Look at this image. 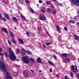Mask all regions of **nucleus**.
<instances>
[{
  "mask_svg": "<svg viewBox=\"0 0 79 79\" xmlns=\"http://www.w3.org/2000/svg\"><path fill=\"white\" fill-rule=\"evenodd\" d=\"M0 69L2 71H3L4 72H6V76L7 79H11V77L9 73L6 72V69L5 64L1 62H0Z\"/></svg>",
  "mask_w": 79,
  "mask_h": 79,
  "instance_id": "obj_1",
  "label": "nucleus"
},
{
  "mask_svg": "<svg viewBox=\"0 0 79 79\" xmlns=\"http://www.w3.org/2000/svg\"><path fill=\"white\" fill-rule=\"evenodd\" d=\"M9 52L10 55L9 58L12 61H14L16 59V56L14 55V53H13V52L11 50V48H9Z\"/></svg>",
  "mask_w": 79,
  "mask_h": 79,
  "instance_id": "obj_2",
  "label": "nucleus"
},
{
  "mask_svg": "<svg viewBox=\"0 0 79 79\" xmlns=\"http://www.w3.org/2000/svg\"><path fill=\"white\" fill-rule=\"evenodd\" d=\"M22 59L26 64L29 63L30 61V60L27 56H23L22 58Z\"/></svg>",
  "mask_w": 79,
  "mask_h": 79,
  "instance_id": "obj_3",
  "label": "nucleus"
},
{
  "mask_svg": "<svg viewBox=\"0 0 79 79\" xmlns=\"http://www.w3.org/2000/svg\"><path fill=\"white\" fill-rule=\"evenodd\" d=\"M72 2L74 5H77V6L79 5V0H72Z\"/></svg>",
  "mask_w": 79,
  "mask_h": 79,
  "instance_id": "obj_4",
  "label": "nucleus"
},
{
  "mask_svg": "<svg viewBox=\"0 0 79 79\" xmlns=\"http://www.w3.org/2000/svg\"><path fill=\"white\" fill-rule=\"evenodd\" d=\"M72 70L74 73H76L77 71V68L75 66H73L72 67Z\"/></svg>",
  "mask_w": 79,
  "mask_h": 79,
  "instance_id": "obj_5",
  "label": "nucleus"
},
{
  "mask_svg": "<svg viewBox=\"0 0 79 79\" xmlns=\"http://www.w3.org/2000/svg\"><path fill=\"white\" fill-rule=\"evenodd\" d=\"M40 19L42 20V21H44V20L46 19V18L44 14H41L40 16Z\"/></svg>",
  "mask_w": 79,
  "mask_h": 79,
  "instance_id": "obj_6",
  "label": "nucleus"
},
{
  "mask_svg": "<svg viewBox=\"0 0 79 79\" xmlns=\"http://www.w3.org/2000/svg\"><path fill=\"white\" fill-rule=\"evenodd\" d=\"M1 31L2 32H4L5 33H8V31L5 28H2L1 29Z\"/></svg>",
  "mask_w": 79,
  "mask_h": 79,
  "instance_id": "obj_7",
  "label": "nucleus"
},
{
  "mask_svg": "<svg viewBox=\"0 0 79 79\" xmlns=\"http://www.w3.org/2000/svg\"><path fill=\"white\" fill-rule=\"evenodd\" d=\"M23 75L25 76H26V77H27L29 76V73L27 72H24L23 73Z\"/></svg>",
  "mask_w": 79,
  "mask_h": 79,
  "instance_id": "obj_8",
  "label": "nucleus"
},
{
  "mask_svg": "<svg viewBox=\"0 0 79 79\" xmlns=\"http://www.w3.org/2000/svg\"><path fill=\"white\" fill-rule=\"evenodd\" d=\"M64 61L65 63H70V60L68 58H65Z\"/></svg>",
  "mask_w": 79,
  "mask_h": 79,
  "instance_id": "obj_9",
  "label": "nucleus"
},
{
  "mask_svg": "<svg viewBox=\"0 0 79 79\" xmlns=\"http://www.w3.org/2000/svg\"><path fill=\"white\" fill-rule=\"evenodd\" d=\"M74 38H75V40H79V36L76 35H74Z\"/></svg>",
  "mask_w": 79,
  "mask_h": 79,
  "instance_id": "obj_10",
  "label": "nucleus"
},
{
  "mask_svg": "<svg viewBox=\"0 0 79 79\" xmlns=\"http://www.w3.org/2000/svg\"><path fill=\"white\" fill-rule=\"evenodd\" d=\"M4 16L7 19H8V20H9L10 19V17H9V16L7 15L6 14H4Z\"/></svg>",
  "mask_w": 79,
  "mask_h": 79,
  "instance_id": "obj_11",
  "label": "nucleus"
},
{
  "mask_svg": "<svg viewBox=\"0 0 79 79\" xmlns=\"http://www.w3.org/2000/svg\"><path fill=\"white\" fill-rule=\"evenodd\" d=\"M48 63L50 65H51V66H53L54 65V64L53 63V62H52L51 61H48Z\"/></svg>",
  "mask_w": 79,
  "mask_h": 79,
  "instance_id": "obj_12",
  "label": "nucleus"
},
{
  "mask_svg": "<svg viewBox=\"0 0 79 79\" xmlns=\"http://www.w3.org/2000/svg\"><path fill=\"white\" fill-rule=\"evenodd\" d=\"M22 55L24 56L25 55V52H26V50H25L24 49H22Z\"/></svg>",
  "mask_w": 79,
  "mask_h": 79,
  "instance_id": "obj_13",
  "label": "nucleus"
},
{
  "mask_svg": "<svg viewBox=\"0 0 79 79\" xmlns=\"http://www.w3.org/2000/svg\"><path fill=\"white\" fill-rule=\"evenodd\" d=\"M62 56H64V57H67V56H68V54L63 53L62 54Z\"/></svg>",
  "mask_w": 79,
  "mask_h": 79,
  "instance_id": "obj_14",
  "label": "nucleus"
},
{
  "mask_svg": "<svg viewBox=\"0 0 79 79\" xmlns=\"http://www.w3.org/2000/svg\"><path fill=\"white\" fill-rule=\"evenodd\" d=\"M11 41L13 44H16V42L15 41V40L14 39H11Z\"/></svg>",
  "mask_w": 79,
  "mask_h": 79,
  "instance_id": "obj_15",
  "label": "nucleus"
},
{
  "mask_svg": "<svg viewBox=\"0 0 79 79\" xmlns=\"http://www.w3.org/2000/svg\"><path fill=\"white\" fill-rule=\"evenodd\" d=\"M19 3L21 4H24V1L23 0H19Z\"/></svg>",
  "mask_w": 79,
  "mask_h": 79,
  "instance_id": "obj_16",
  "label": "nucleus"
},
{
  "mask_svg": "<svg viewBox=\"0 0 79 79\" xmlns=\"http://www.w3.org/2000/svg\"><path fill=\"white\" fill-rule=\"evenodd\" d=\"M21 17L22 18V19H23V20H24V21H26V18H25L24 17V16H23V15L21 14Z\"/></svg>",
  "mask_w": 79,
  "mask_h": 79,
  "instance_id": "obj_17",
  "label": "nucleus"
},
{
  "mask_svg": "<svg viewBox=\"0 0 79 79\" xmlns=\"http://www.w3.org/2000/svg\"><path fill=\"white\" fill-rule=\"evenodd\" d=\"M37 61L38 63H41V58L40 57H39L37 59Z\"/></svg>",
  "mask_w": 79,
  "mask_h": 79,
  "instance_id": "obj_18",
  "label": "nucleus"
},
{
  "mask_svg": "<svg viewBox=\"0 0 79 79\" xmlns=\"http://www.w3.org/2000/svg\"><path fill=\"white\" fill-rule=\"evenodd\" d=\"M20 41H19V42L20 44H24V42H23V40L20 39L19 40Z\"/></svg>",
  "mask_w": 79,
  "mask_h": 79,
  "instance_id": "obj_19",
  "label": "nucleus"
},
{
  "mask_svg": "<svg viewBox=\"0 0 79 79\" xmlns=\"http://www.w3.org/2000/svg\"><path fill=\"white\" fill-rule=\"evenodd\" d=\"M13 20L14 21H17L18 20L16 17H13Z\"/></svg>",
  "mask_w": 79,
  "mask_h": 79,
  "instance_id": "obj_20",
  "label": "nucleus"
},
{
  "mask_svg": "<svg viewBox=\"0 0 79 79\" xmlns=\"http://www.w3.org/2000/svg\"><path fill=\"white\" fill-rule=\"evenodd\" d=\"M30 71H31V73H32L33 75H35V73H34V72H35V71L33 70H31Z\"/></svg>",
  "mask_w": 79,
  "mask_h": 79,
  "instance_id": "obj_21",
  "label": "nucleus"
},
{
  "mask_svg": "<svg viewBox=\"0 0 79 79\" xmlns=\"http://www.w3.org/2000/svg\"><path fill=\"white\" fill-rule=\"evenodd\" d=\"M46 3L47 5H50L51 3L50 1H47L46 2Z\"/></svg>",
  "mask_w": 79,
  "mask_h": 79,
  "instance_id": "obj_22",
  "label": "nucleus"
},
{
  "mask_svg": "<svg viewBox=\"0 0 79 79\" xmlns=\"http://www.w3.org/2000/svg\"><path fill=\"white\" fill-rule=\"evenodd\" d=\"M9 34L10 35V36L11 37H13V34L12 32H9Z\"/></svg>",
  "mask_w": 79,
  "mask_h": 79,
  "instance_id": "obj_23",
  "label": "nucleus"
},
{
  "mask_svg": "<svg viewBox=\"0 0 79 79\" xmlns=\"http://www.w3.org/2000/svg\"><path fill=\"white\" fill-rule=\"evenodd\" d=\"M4 54L5 55V56H7V57H9V55H8V53H7V52H5Z\"/></svg>",
  "mask_w": 79,
  "mask_h": 79,
  "instance_id": "obj_24",
  "label": "nucleus"
},
{
  "mask_svg": "<svg viewBox=\"0 0 79 79\" xmlns=\"http://www.w3.org/2000/svg\"><path fill=\"white\" fill-rule=\"evenodd\" d=\"M26 53H27V54H31V52L28 51H26Z\"/></svg>",
  "mask_w": 79,
  "mask_h": 79,
  "instance_id": "obj_25",
  "label": "nucleus"
},
{
  "mask_svg": "<svg viewBox=\"0 0 79 79\" xmlns=\"http://www.w3.org/2000/svg\"><path fill=\"white\" fill-rule=\"evenodd\" d=\"M14 77H16V76H17V73L16 72H14Z\"/></svg>",
  "mask_w": 79,
  "mask_h": 79,
  "instance_id": "obj_26",
  "label": "nucleus"
},
{
  "mask_svg": "<svg viewBox=\"0 0 79 79\" xmlns=\"http://www.w3.org/2000/svg\"><path fill=\"white\" fill-rule=\"evenodd\" d=\"M56 27H57V31H60V27H59V26H56Z\"/></svg>",
  "mask_w": 79,
  "mask_h": 79,
  "instance_id": "obj_27",
  "label": "nucleus"
},
{
  "mask_svg": "<svg viewBox=\"0 0 79 79\" xmlns=\"http://www.w3.org/2000/svg\"><path fill=\"white\" fill-rule=\"evenodd\" d=\"M70 75L71 77H73V72H71L70 73Z\"/></svg>",
  "mask_w": 79,
  "mask_h": 79,
  "instance_id": "obj_28",
  "label": "nucleus"
},
{
  "mask_svg": "<svg viewBox=\"0 0 79 79\" xmlns=\"http://www.w3.org/2000/svg\"><path fill=\"white\" fill-rule=\"evenodd\" d=\"M16 52L17 53H19V49H17L16 51Z\"/></svg>",
  "mask_w": 79,
  "mask_h": 79,
  "instance_id": "obj_29",
  "label": "nucleus"
},
{
  "mask_svg": "<svg viewBox=\"0 0 79 79\" xmlns=\"http://www.w3.org/2000/svg\"><path fill=\"white\" fill-rule=\"evenodd\" d=\"M52 13L53 14H56V10H53L52 11Z\"/></svg>",
  "mask_w": 79,
  "mask_h": 79,
  "instance_id": "obj_30",
  "label": "nucleus"
},
{
  "mask_svg": "<svg viewBox=\"0 0 79 79\" xmlns=\"http://www.w3.org/2000/svg\"><path fill=\"white\" fill-rule=\"evenodd\" d=\"M3 2L5 3V4H8V2H6V1H3Z\"/></svg>",
  "mask_w": 79,
  "mask_h": 79,
  "instance_id": "obj_31",
  "label": "nucleus"
},
{
  "mask_svg": "<svg viewBox=\"0 0 79 79\" xmlns=\"http://www.w3.org/2000/svg\"><path fill=\"white\" fill-rule=\"evenodd\" d=\"M53 57L54 58L55 60H57V59H56V56H55V55H53Z\"/></svg>",
  "mask_w": 79,
  "mask_h": 79,
  "instance_id": "obj_32",
  "label": "nucleus"
},
{
  "mask_svg": "<svg viewBox=\"0 0 79 79\" xmlns=\"http://www.w3.org/2000/svg\"><path fill=\"white\" fill-rule=\"evenodd\" d=\"M30 60H31L33 63H34V59H32V58H31Z\"/></svg>",
  "mask_w": 79,
  "mask_h": 79,
  "instance_id": "obj_33",
  "label": "nucleus"
},
{
  "mask_svg": "<svg viewBox=\"0 0 79 79\" xmlns=\"http://www.w3.org/2000/svg\"><path fill=\"white\" fill-rule=\"evenodd\" d=\"M2 19V14L0 13V19Z\"/></svg>",
  "mask_w": 79,
  "mask_h": 79,
  "instance_id": "obj_34",
  "label": "nucleus"
},
{
  "mask_svg": "<svg viewBox=\"0 0 79 79\" xmlns=\"http://www.w3.org/2000/svg\"><path fill=\"white\" fill-rule=\"evenodd\" d=\"M25 2L26 3H27V4H28L29 3V1L28 0H25Z\"/></svg>",
  "mask_w": 79,
  "mask_h": 79,
  "instance_id": "obj_35",
  "label": "nucleus"
},
{
  "mask_svg": "<svg viewBox=\"0 0 79 79\" xmlns=\"http://www.w3.org/2000/svg\"><path fill=\"white\" fill-rule=\"evenodd\" d=\"M30 11L31 12V13H35V12H34V10H31Z\"/></svg>",
  "mask_w": 79,
  "mask_h": 79,
  "instance_id": "obj_36",
  "label": "nucleus"
},
{
  "mask_svg": "<svg viewBox=\"0 0 79 79\" xmlns=\"http://www.w3.org/2000/svg\"><path fill=\"white\" fill-rule=\"evenodd\" d=\"M65 79H69V78L67 76H65Z\"/></svg>",
  "mask_w": 79,
  "mask_h": 79,
  "instance_id": "obj_37",
  "label": "nucleus"
},
{
  "mask_svg": "<svg viewBox=\"0 0 79 79\" xmlns=\"http://www.w3.org/2000/svg\"><path fill=\"white\" fill-rule=\"evenodd\" d=\"M51 44V43H46V45H50Z\"/></svg>",
  "mask_w": 79,
  "mask_h": 79,
  "instance_id": "obj_38",
  "label": "nucleus"
},
{
  "mask_svg": "<svg viewBox=\"0 0 79 79\" xmlns=\"http://www.w3.org/2000/svg\"><path fill=\"white\" fill-rule=\"evenodd\" d=\"M26 34L27 36H29V33L28 32H26Z\"/></svg>",
  "mask_w": 79,
  "mask_h": 79,
  "instance_id": "obj_39",
  "label": "nucleus"
},
{
  "mask_svg": "<svg viewBox=\"0 0 79 79\" xmlns=\"http://www.w3.org/2000/svg\"><path fill=\"white\" fill-rule=\"evenodd\" d=\"M64 30H65V31H68V29H67V27H64Z\"/></svg>",
  "mask_w": 79,
  "mask_h": 79,
  "instance_id": "obj_40",
  "label": "nucleus"
},
{
  "mask_svg": "<svg viewBox=\"0 0 79 79\" xmlns=\"http://www.w3.org/2000/svg\"><path fill=\"white\" fill-rule=\"evenodd\" d=\"M72 23L73 24H75V23H76V22H75L74 20H73L72 21Z\"/></svg>",
  "mask_w": 79,
  "mask_h": 79,
  "instance_id": "obj_41",
  "label": "nucleus"
},
{
  "mask_svg": "<svg viewBox=\"0 0 79 79\" xmlns=\"http://www.w3.org/2000/svg\"><path fill=\"white\" fill-rule=\"evenodd\" d=\"M41 12H42V13H45V10H41Z\"/></svg>",
  "mask_w": 79,
  "mask_h": 79,
  "instance_id": "obj_42",
  "label": "nucleus"
},
{
  "mask_svg": "<svg viewBox=\"0 0 79 79\" xmlns=\"http://www.w3.org/2000/svg\"><path fill=\"white\" fill-rule=\"evenodd\" d=\"M47 11L48 13H50V12H51L52 11H51V10H47Z\"/></svg>",
  "mask_w": 79,
  "mask_h": 79,
  "instance_id": "obj_43",
  "label": "nucleus"
},
{
  "mask_svg": "<svg viewBox=\"0 0 79 79\" xmlns=\"http://www.w3.org/2000/svg\"><path fill=\"white\" fill-rule=\"evenodd\" d=\"M77 77L78 78V79H79V73H78V74L77 76Z\"/></svg>",
  "mask_w": 79,
  "mask_h": 79,
  "instance_id": "obj_44",
  "label": "nucleus"
},
{
  "mask_svg": "<svg viewBox=\"0 0 79 79\" xmlns=\"http://www.w3.org/2000/svg\"><path fill=\"white\" fill-rule=\"evenodd\" d=\"M39 2L40 3H42V1L41 0H39Z\"/></svg>",
  "mask_w": 79,
  "mask_h": 79,
  "instance_id": "obj_45",
  "label": "nucleus"
},
{
  "mask_svg": "<svg viewBox=\"0 0 79 79\" xmlns=\"http://www.w3.org/2000/svg\"><path fill=\"white\" fill-rule=\"evenodd\" d=\"M45 8L44 7H42L41 9V10H45Z\"/></svg>",
  "mask_w": 79,
  "mask_h": 79,
  "instance_id": "obj_46",
  "label": "nucleus"
},
{
  "mask_svg": "<svg viewBox=\"0 0 79 79\" xmlns=\"http://www.w3.org/2000/svg\"><path fill=\"white\" fill-rule=\"evenodd\" d=\"M3 19L4 21H6V20L5 18H3Z\"/></svg>",
  "mask_w": 79,
  "mask_h": 79,
  "instance_id": "obj_47",
  "label": "nucleus"
},
{
  "mask_svg": "<svg viewBox=\"0 0 79 79\" xmlns=\"http://www.w3.org/2000/svg\"><path fill=\"white\" fill-rule=\"evenodd\" d=\"M56 76L58 78H59V74H57L56 75Z\"/></svg>",
  "mask_w": 79,
  "mask_h": 79,
  "instance_id": "obj_48",
  "label": "nucleus"
},
{
  "mask_svg": "<svg viewBox=\"0 0 79 79\" xmlns=\"http://www.w3.org/2000/svg\"><path fill=\"white\" fill-rule=\"evenodd\" d=\"M8 43H9V45H11V43L9 41V40H8Z\"/></svg>",
  "mask_w": 79,
  "mask_h": 79,
  "instance_id": "obj_49",
  "label": "nucleus"
},
{
  "mask_svg": "<svg viewBox=\"0 0 79 79\" xmlns=\"http://www.w3.org/2000/svg\"><path fill=\"white\" fill-rule=\"evenodd\" d=\"M43 47L44 48H46V46H45V45H44V44H43Z\"/></svg>",
  "mask_w": 79,
  "mask_h": 79,
  "instance_id": "obj_50",
  "label": "nucleus"
},
{
  "mask_svg": "<svg viewBox=\"0 0 79 79\" xmlns=\"http://www.w3.org/2000/svg\"><path fill=\"white\" fill-rule=\"evenodd\" d=\"M51 6L52 7V8H54V6H53V4H52L51 5Z\"/></svg>",
  "mask_w": 79,
  "mask_h": 79,
  "instance_id": "obj_51",
  "label": "nucleus"
},
{
  "mask_svg": "<svg viewBox=\"0 0 79 79\" xmlns=\"http://www.w3.org/2000/svg\"><path fill=\"white\" fill-rule=\"evenodd\" d=\"M69 22L70 23H72V21H71V20H70L69 21Z\"/></svg>",
  "mask_w": 79,
  "mask_h": 79,
  "instance_id": "obj_52",
  "label": "nucleus"
},
{
  "mask_svg": "<svg viewBox=\"0 0 79 79\" xmlns=\"http://www.w3.org/2000/svg\"><path fill=\"white\" fill-rule=\"evenodd\" d=\"M63 6V5L62 4H61V3L60 4V6Z\"/></svg>",
  "mask_w": 79,
  "mask_h": 79,
  "instance_id": "obj_53",
  "label": "nucleus"
},
{
  "mask_svg": "<svg viewBox=\"0 0 79 79\" xmlns=\"http://www.w3.org/2000/svg\"><path fill=\"white\" fill-rule=\"evenodd\" d=\"M2 50V48H0V52H1Z\"/></svg>",
  "mask_w": 79,
  "mask_h": 79,
  "instance_id": "obj_54",
  "label": "nucleus"
},
{
  "mask_svg": "<svg viewBox=\"0 0 79 79\" xmlns=\"http://www.w3.org/2000/svg\"><path fill=\"white\" fill-rule=\"evenodd\" d=\"M77 14L78 15H79V11H77Z\"/></svg>",
  "mask_w": 79,
  "mask_h": 79,
  "instance_id": "obj_55",
  "label": "nucleus"
},
{
  "mask_svg": "<svg viewBox=\"0 0 79 79\" xmlns=\"http://www.w3.org/2000/svg\"><path fill=\"white\" fill-rule=\"evenodd\" d=\"M50 72L51 73H52V69H50Z\"/></svg>",
  "mask_w": 79,
  "mask_h": 79,
  "instance_id": "obj_56",
  "label": "nucleus"
},
{
  "mask_svg": "<svg viewBox=\"0 0 79 79\" xmlns=\"http://www.w3.org/2000/svg\"><path fill=\"white\" fill-rule=\"evenodd\" d=\"M0 55H2V56H3V54L2 53H0Z\"/></svg>",
  "mask_w": 79,
  "mask_h": 79,
  "instance_id": "obj_57",
  "label": "nucleus"
},
{
  "mask_svg": "<svg viewBox=\"0 0 79 79\" xmlns=\"http://www.w3.org/2000/svg\"><path fill=\"white\" fill-rule=\"evenodd\" d=\"M47 10H50V8H48Z\"/></svg>",
  "mask_w": 79,
  "mask_h": 79,
  "instance_id": "obj_58",
  "label": "nucleus"
},
{
  "mask_svg": "<svg viewBox=\"0 0 79 79\" xmlns=\"http://www.w3.org/2000/svg\"><path fill=\"white\" fill-rule=\"evenodd\" d=\"M16 66H17V67H19V65H16Z\"/></svg>",
  "mask_w": 79,
  "mask_h": 79,
  "instance_id": "obj_59",
  "label": "nucleus"
},
{
  "mask_svg": "<svg viewBox=\"0 0 79 79\" xmlns=\"http://www.w3.org/2000/svg\"><path fill=\"white\" fill-rule=\"evenodd\" d=\"M1 58L2 60H3V58L2 57H1Z\"/></svg>",
  "mask_w": 79,
  "mask_h": 79,
  "instance_id": "obj_60",
  "label": "nucleus"
},
{
  "mask_svg": "<svg viewBox=\"0 0 79 79\" xmlns=\"http://www.w3.org/2000/svg\"><path fill=\"white\" fill-rule=\"evenodd\" d=\"M77 25H78V26L79 27V23H77Z\"/></svg>",
  "mask_w": 79,
  "mask_h": 79,
  "instance_id": "obj_61",
  "label": "nucleus"
},
{
  "mask_svg": "<svg viewBox=\"0 0 79 79\" xmlns=\"http://www.w3.org/2000/svg\"><path fill=\"white\" fill-rule=\"evenodd\" d=\"M17 61H19V59H17Z\"/></svg>",
  "mask_w": 79,
  "mask_h": 79,
  "instance_id": "obj_62",
  "label": "nucleus"
},
{
  "mask_svg": "<svg viewBox=\"0 0 79 79\" xmlns=\"http://www.w3.org/2000/svg\"><path fill=\"white\" fill-rule=\"evenodd\" d=\"M47 34H48V35H49V33H48V32H47Z\"/></svg>",
  "mask_w": 79,
  "mask_h": 79,
  "instance_id": "obj_63",
  "label": "nucleus"
},
{
  "mask_svg": "<svg viewBox=\"0 0 79 79\" xmlns=\"http://www.w3.org/2000/svg\"><path fill=\"white\" fill-rule=\"evenodd\" d=\"M30 10H33L31 8Z\"/></svg>",
  "mask_w": 79,
  "mask_h": 79,
  "instance_id": "obj_64",
  "label": "nucleus"
}]
</instances>
